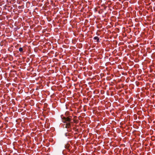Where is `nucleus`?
<instances>
[{
    "label": "nucleus",
    "instance_id": "f257e3e1",
    "mask_svg": "<svg viewBox=\"0 0 155 155\" xmlns=\"http://www.w3.org/2000/svg\"><path fill=\"white\" fill-rule=\"evenodd\" d=\"M61 118H62L64 123L70 122L71 120V117L70 116L67 117H62V116H61Z\"/></svg>",
    "mask_w": 155,
    "mask_h": 155
},
{
    "label": "nucleus",
    "instance_id": "f03ea898",
    "mask_svg": "<svg viewBox=\"0 0 155 155\" xmlns=\"http://www.w3.org/2000/svg\"><path fill=\"white\" fill-rule=\"evenodd\" d=\"M66 123V124L64 125L65 126V127L69 129L68 131H71V129L70 128L71 127V124L70 122H67Z\"/></svg>",
    "mask_w": 155,
    "mask_h": 155
},
{
    "label": "nucleus",
    "instance_id": "7ed1b4c3",
    "mask_svg": "<svg viewBox=\"0 0 155 155\" xmlns=\"http://www.w3.org/2000/svg\"><path fill=\"white\" fill-rule=\"evenodd\" d=\"M94 40H97V42H99L100 41L99 39V38L97 36H96L94 37Z\"/></svg>",
    "mask_w": 155,
    "mask_h": 155
},
{
    "label": "nucleus",
    "instance_id": "20e7f679",
    "mask_svg": "<svg viewBox=\"0 0 155 155\" xmlns=\"http://www.w3.org/2000/svg\"><path fill=\"white\" fill-rule=\"evenodd\" d=\"M23 49L21 47H20L19 48V51H20V52H22L23 51Z\"/></svg>",
    "mask_w": 155,
    "mask_h": 155
},
{
    "label": "nucleus",
    "instance_id": "39448f33",
    "mask_svg": "<svg viewBox=\"0 0 155 155\" xmlns=\"http://www.w3.org/2000/svg\"><path fill=\"white\" fill-rule=\"evenodd\" d=\"M69 134H68V133H65V135L66 136H68Z\"/></svg>",
    "mask_w": 155,
    "mask_h": 155
},
{
    "label": "nucleus",
    "instance_id": "423d86ee",
    "mask_svg": "<svg viewBox=\"0 0 155 155\" xmlns=\"http://www.w3.org/2000/svg\"><path fill=\"white\" fill-rule=\"evenodd\" d=\"M75 131H76V132H78V129H76Z\"/></svg>",
    "mask_w": 155,
    "mask_h": 155
},
{
    "label": "nucleus",
    "instance_id": "0eeeda50",
    "mask_svg": "<svg viewBox=\"0 0 155 155\" xmlns=\"http://www.w3.org/2000/svg\"><path fill=\"white\" fill-rule=\"evenodd\" d=\"M73 129H75V128H73Z\"/></svg>",
    "mask_w": 155,
    "mask_h": 155
}]
</instances>
